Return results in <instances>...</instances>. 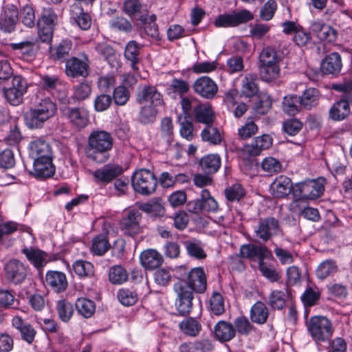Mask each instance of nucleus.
<instances>
[{
  "label": "nucleus",
  "instance_id": "1",
  "mask_svg": "<svg viewBox=\"0 0 352 352\" xmlns=\"http://www.w3.org/2000/svg\"><path fill=\"white\" fill-rule=\"evenodd\" d=\"M206 288V275L201 267L192 269L188 273L186 280H180L175 283V306L179 314L188 315L192 307L193 292L204 293Z\"/></svg>",
  "mask_w": 352,
  "mask_h": 352
},
{
  "label": "nucleus",
  "instance_id": "2",
  "mask_svg": "<svg viewBox=\"0 0 352 352\" xmlns=\"http://www.w3.org/2000/svg\"><path fill=\"white\" fill-rule=\"evenodd\" d=\"M113 147V138L105 131H94L88 137L85 148L87 158L97 163H103L109 157Z\"/></svg>",
  "mask_w": 352,
  "mask_h": 352
},
{
  "label": "nucleus",
  "instance_id": "3",
  "mask_svg": "<svg viewBox=\"0 0 352 352\" xmlns=\"http://www.w3.org/2000/svg\"><path fill=\"white\" fill-rule=\"evenodd\" d=\"M281 56L272 47L263 48L259 55V71L261 78L270 82L280 76Z\"/></svg>",
  "mask_w": 352,
  "mask_h": 352
},
{
  "label": "nucleus",
  "instance_id": "4",
  "mask_svg": "<svg viewBox=\"0 0 352 352\" xmlns=\"http://www.w3.org/2000/svg\"><path fill=\"white\" fill-rule=\"evenodd\" d=\"M57 107L54 102L49 98L40 100L25 114L27 125L30 128H40L43 124L54 116Z\"/></svg>",
  "mask_w": 352,
  "mask_h": 352
},
{
  "label": "nucleus",
  "instance_id": "5",
  "mask_svg": "<svg viewBox=\"0 0 352 352\" xmlns=\"http://www.w3.org/2000/svg\"><path fill=\"white\" fill-rule=\"evenodd\" d=\"M131 184L135 192L148 195L155 191L157 182L153 173L148 169L142 168L133 174Z\"/></svg>",
  "mask_w": 352,
  "mask_h": 352
},
{
  "label": "nucleus",
  "instance_id": "6",
  "mask_svg": "<svg viewBox=\"0 0 352 352\" xmlns=\"http://www.w3.org/2000/svg\"><path fill=\"white\" fill-rule=\"evenodd\" d=\"M308 331L316 342L329 339L333 332L331 321L324 316H314L307 323Z\"/></svg>",
  "mask_w": 352,
  "mask_h": 352
},
{
  "label": "nucleus",
  "instance_id": "7",
  "mask_svg": "<svg viewBox=\"0 0 352 352\" xmlns=\"http://www.w3.org/2000/svg\"><path fill=\"white\" fill-rule=\"evenodd\" d=\"M325 179L318 177L316 179L307 180L296 184L293 188V193L295 197L315 199L320 197L324 190Z\"/></svg>",
  "mask_w": 352,
  "mask_h": 352
},
{
  "label": "nucleus",
  "instance_id": "8",
  "mask_svg": "<svg viewBox=\"0 0 352 352\" xmlns=\"http://www.w3.org/2000/svg\"><path fill=\"white\" fill-rule=\"evenodd\" d=\"M253 18V14L250 11L243 9L219 15L214 24L217 28L236 27L251 21Z\"/></svg>",
  "mask_w": 352,
  "mask_h": 352
},
{
  "label": "nucleus",
  "instance_id": "9",
  "mask_svg": "<svg viewBox=\"0 0 352 352\" xmlns=\"http://www.w3.org/2000/svg\"><path fill=\"white\" fill-rule=\"evenodd\" d=\"M142 213L137 209H132L121 219L120 228L124 234L135 237L142 232L140 226Z\"/></svg>",
  "mask_w": 352,
  "mask_h": 352
},
{
  "label": "nucleus",
  "instance_id": "10",
  "mask_svg": "<svg viewBox=\"0 0 352 352\" xmlns=\"http://www.w3.org/2000/svg\"><path fill=\"white\" fill-rule=\"evenodd\" d=\"M186 208L188 211L195 214L201 211L216 212L218 204L210 195V192L204 189L201 190L200 198L188 201Z\"/></svg>",
  "mask_w": 352,
  "mask_h": 352
},
{
  "label": "nucleus",
  "instance_id": "11",
  "mask_svg": "<svg viewBox=\"0 0 352 352\" xmlns=\"http://www.w3.org/2000/svg\"><path fill=\"white\" fill-rule=\"evenodd\" d=\"M256 235L263 241H268L275 235L281 233L279 222L274 217H267L259 221L255 230Z\"/></svg>",
  "mask_w": 352,
  "mask_h": 352
},
{
  "label": "nucleus",
  "instance_id": "12",
  "mask_svg": "<svg viewBox=\"0 0 352 352\" xmlns=\"http://www.w3.org/2000/svg\"><path fill=\"white\" fill-rule=\"evenodd\" d=\"M192 88L197 94L206 99L213 98L218 91L217 83L212 79L206 76L195 80Z\"/></svg>",
  "mask_w": 352,
  "mask_h": 352
},
{
  "label": "nucleus",
  "instance_id": "13",
  "mask_svg": "<svg viewBox=\"0 0 352 352\" xmlns=\"http://www.w3.org/2000/svg\"><path fill=\"white\" fill-rule=\"evenodd\" d=\"M122 168L120 166L109 164L94 170L92 175L96 184H107L122 174Z\"/></svg>",
  "mask_w": 352,
  "mask_h": 352
},
{
  "label": "nucleus",
  "instance_id": "14",
  "mask_svg": "<svg viewBox=\"0 0 352 352\" xmlns=\"http://www.w3.org/2000/svg\"><path fill=\"white\" fill-rule=\"evenodd\" d=\"M240 256L249 259L258 258L261 260L270 259L272 257L271 252L265 246L258 243H244L240 248Z\"/></svg>",
  "mask_w": 352,
  "mask_h": 352
},
{
  "label": "nucleus",
  "instance_id": "15",
  "mask_svg": "<svg viewBox=\"0 0 352 352\" xmlns=\"http://www.w3.org/2000/svg\"><path fill=\"white\" fill-rule=\"evenodd\" d=\"M6 278L14 284L22 283L26 277V269L18 260H10L5 265Z\"/></svg>",
  "mask_w": 352,
  "mask_h": 352
},
{
  "label": "nucleus",
  "instance_id": "16",
  "mask_svg": "<svg viewBox=\"0 0 352 352\" xmlns=\"http://www.w3.org/2000/svg\"><path fill=\"white\" fill-rule=\"evenodd\" d=\"M30 173L38 179L52 177L55 173V167L52 164V156L47 158L34 160L33 170Z\"/></svg>",
  "mask_w": 352,
  "mask_h": 352
},
{
  "label": "nucleus",
  "instance_id": "17",
  "mask_svg": "<svg viewBox=\"0 0 352 352\" xmlns=\"http://www.w3.org/2000/svg\"><path fill=\"white\" fill-rule=\"evenodd\" d=\"M65 72L68 76L73 78L87 76L89 74L87 59L86 58L80 59L76 57L68 59L65 63Z\"/></svg>",
  "mask_w": 352,
  "mask_h": 352
},
{
  "label": "nucleus",
  "instance_id": "18",
  "mask_svg": "<svg viewBox=\"0 0 352 352\" xmlns=\"http://www.w3.org/2000/svg\"><path fill=\"white\" fill-rule=\"evenodd\" d=\"M10 47L13 50L18 51L23 59L26 61L33 60L39 50L37 41H23L19 43H11Z\"/></svg>",
  "mask_w": 352,
  "mask_h": 352
},
{
  "label": "nucleus",
  "instance_id": "19",
  "mask_svg": "<svg viewBox=\"0 0 352 352\" xmlns=\"http://www.w3.org/2000/svg\"><path fill=\"white\" fill-rule=\"evenodd\" d=\"M19 18V12L16 6H6L0 15V29L6 32H11L15 29Z\"/></svg>",
  "mask_w": 352,
  "mask_h": 352
},
{
  "label": "nucleus",
  "instance_id": "20",
  "mask_svg": "<svg viewBox=\"0 0 352 352\" xmlns=\"http://www.w3.org/2000/svg\"><path fill=\"white\" fill-rule=\"evenodd\" d=\"M29 155L33 160L47 158L52 156L49 143L42 138H36L29 144Z\"/></svg>",
  "mask_w": 352,
  "mask_h": 352
},
{
  "label": "nucleus",
  "instance_id": "21",
  "mask_svg": "<svg viewBox=\"0 0 352 352\" xmlns=\"http://www.w3.org/2000/svg\"><path fill=\"white\" fill-rule=\"evenodd\" d=\"M138 101L140 104H163L162 96L154 86H144L138 95Z\"/></svg>",
  "mask_w": 352,
  "mask_h": 352
},
{
  "label": "nucleus",
  "instance_id": "22",
  "mask_svg": "<svg viewBox=\"0 0 352 352\" xmlns=\"http://www.w3.org/2000/svg\"><path fill=\"white\" fill-rule=\"evenodd\" d=\"M292 189L291 179L284 175L275 179L270 186L272 195L276 198H283L289 195Z\"/></svg>",
  "mask_w": 352,
  "mask_h": 352
},
{
  "label": "nucleus",
  "instance_id": "23",
  "mask_svg": "<svg viewBox=\"0 0 352 352\" xmlns=\"http://www.w3.org/2000/svg\"><path fill=\"white\" fill-rule=\"evenodd\" d=\"M45 283L56 292H62L67 287L65 274L58 271H49L45 276Z\"/></svg>",
  "mask_w": 352,
  "mask_h": 352
},
{
  "label": "nucleus",
  "instance_id": "24",
  "mask_svg": "<svg viewBox=\"0 0 352 352\" xmlns=\"http://www.w3.org/2000/svg\"><path fill=\"white\" fill-rule=\"evenodd\" d=\"M140 261L146 270H153L162 265L163 258L155 250L148 249L140 254Z\"/></svg>",
  "mask_w": 352,
  "mask_h": 352
},
{
  "label": "nucleus",
  "instance_id": "25",
  "mask_svg": "<svg viewBox=\"0 0 352 352\" xmlns=\"http://www.w3.org/2000/svg\"><path fill=\"white\" fill-rule=\"evenodd\" d=\"M70 15L71 19L81 30H87L90 28L91 17L87 13L84 12L78 3H75L71 6Z\"/></svg>",
  "mask_w": 352,
  "mask_h": 352
},
{
  "label": "nucleus",
  "instance_id": "26",
  "mask_svg": "<svg viewBox=\"0 0 352 352\" xmlns=\"http://www.w3.org/2000/svg\"><path fill=\"white\" fill-rule=\"evenodd\" d=\"M342 66L340 54L333 52L324 58L321 63V69L324 74H334L340 72Z\"/></svg>",
  "mask_w": 352,
  "mask_h": 352
},
{
  "label": "nucleus",
  "instance_id": "27",
  "mask_svg": "<svg viewBox=\"0 0 352 352\" xmlns=\"http://www.w3.org/2000/svg\"><path fill=\"white\" fill-rule=\"evenodd\" d=\"M214 333L218 340L226 342L235 336L236 330L230 322L221 320L214 326Z\"/></svg>",
  "mask_w": 352,
  "mask_h": 352
},
{
  "label": "nucleus",
  "instance_id": "28",
  "mask_svg": "<svg viewBox=\"0 0 352 352\" xmlns=\"http://www.w3.org/2000/svg\"><path fill=\"white\" fill-rule=\"evenodd\" d=\"M195 118L201 123L209 124L212 122L214 113L208 102L198 103L194 107Z\"/></svg>",
  "mask_w": 352,
  "mask_h": 352
},
{
  "label": "nucleus",
  "instance_id": "29",
  "mask_svg": "<svg viewBox=\"0 0 352 352\" xmlns=\"http://www.w3.org/2000/svg\"><path fill=\"white\" fill-rule=\"evenodd\" d=\"M199 165L207 175L214 173L221 166V157L217 154L206 155L199 160Z\"/></svg>",
  "mask_w": 352,
  "mask_h": 352
},
{
  "label": "nucleus",
  "instance_id": "30",
  "mask_svg": "<svg viewBox=\"0 0 352 352\" xmlns=\"http://www.w3.org/2000/svg\"><path fill=\"white\" fill-rule=\"evenodd\" d=\"M22 252L38 269L42 268L47 263L45 253L37 248H25L22 250Z\"/></svg>",
  "mask_w": 352,
  "mask_h": 352
},
{
  "label": "nucleus",
  "instance_id": "31",
  "mask_svg": "<svg viewBox=\"0 0 352 352\" xmlns=\"http://www.w3.org/2000/svg\"><path fill=\"white\" fill-rule=\"evenodd\" d=\"M350 107L347 100H341L335 102L329 110V117L336 121L345 119L350 114Z\"/></svg>",
  "mask_w": 352,
  "mask_h": 352
},
{
  "label": "nucleus",
  "instance_id": "32",
  "mask_svg": "<svg viewBox=\"0 0 352 352\" xmlns=\"http://www.w3.org/2000/svg\"><path fill=\"white\" fill-rule=\"evenodd\" d=\"M268 316V308L261 301H257L251 308L250 318L253 322L264 324L266 322Z\"/></svg>",
  "mask_w": 352,
  "mask_h": 352
},
{
  "label": "nucleus",
  "instance_id": "33",
  "mask_svg": "<svg viewBox=\"0 0 352 352\" xmlns=\"http://www.w3.org/2000/svg\"><path fill=\"white\" fill-rule=\"evenodd\" d=\"M258 91L256 76L251 74L245 75L241 82V95L247 98H250L255 96Z\"/></svg>",
  "mask_w": 352,
  "mask_h": 352
},
{
  "label": "nucleus",
  "instance_id": "34",
  "mask_svg": "<svg viewBox=\"0 0 352 352\" xmlns=\"http://www.w3.org/2000/svg\"><path fill=\"white\" fill-rule=\"evenodd\" d=\"M72 268L80 278H91L94 276V266L89 261L77 260L73 263Z\"/></svg>",
  "mask_w": 352,
  "mask_h": 352
},
{
  "label": "nucleus",
  "instance_id": "35",
  "mask_svg": "<svg viewBox=\"0 0 352 352\" xmlns=\"http://www.w3.org/2000/svg\"><path fill=\"white\" fill-rule=\"evenodd\" d=\"M141 46L135 41H129L124 50L125 58L131 61V67L133 70H138L137 63L139 62L140 50Z\"/></svg>",
  "mask_w": 352,
  "mask_h": 352
},
{
  "label": "nucleus",
  "instance_id": "36",
  "mask_svg": "<svg viewBox=\"0 0 352 352\" xmlns=\"http://www.w3.org/2000/svg\"><path fill=\"white\" fill-rule=\"evenodd\" d=\"M68 118L70 122L79 128L85 127L88 123L87 112L79 108L69 110Z\"/></svg>",
  "mask_w": 352,
  "mask_h": 352
},
{
  "label": "nucleus",
  "instance_id": "37",
  "mask_svg": "<svg viewBox=\"0 0 352 352\" xmlns=\"http://www.w3.org/2000/svg\"><path fill=\"white\" fill-rule=\"evenodd\" d=\"M300 98L302 107L309 109L317 105L319 98L318 91L315 88H308Z\"/></svg>",
  "mask_w": 352,
  "mask_h": 352
},
{
  "label": "nucleus",
  "instance_id": "38",
  "mask_svg": "<svg viewBox=\"0 0 352 352\" xmlns=\"http://www.w3.org/2000/svg\"><path fill=\"white\" fill-rule=\"evenodd\" d=\"M179 328L186 335L195 337L200 332L201 329V325L195 318H188L180 322Z\"/></svg>",
  "mask_w": 352,
  "mask_h": 352
},
{
  "label": "nucleus",
  "instance_id": "39",
  "mask_svg": "<svg viewBox=\"0 0 352 352\" xmlns=\"http://www.w3.org/2000/svg\"><path fill=\"white\" fill-rule=\"evenodd\" d=\"M75 305L78 314L85 318H90L95 312L96 306L94 302L87 298H78Z\"/></svg>",
  "mask_w": 352,
  "mask_h": 352
},
{
  "label": "nucleus",
  "instance_id": "40",
  "mask_svg": "<svg viewBox=\"0 0 352 352\" xmlns=\"http://www.w3.org/2000/svg\"><path fill=\"white\" fill-rule=\"evenodd\" d=\"M56 309L59 318L64 322H68L74 314L72 304L65 300L57 301Z\"/></svg>",
  "mask_w": 352,
  "mask_h": 352
},
{
  "label": "nucleus",
  "instance_id": "41",
  "mask_svg": "<svg viewBox=\"0 0 352 352\" xmlns=\"http://www.w3.org/2000/svg\"><path fill=\"white\" fill-rule=\"evenodd\" d=\"M300 107V98L296 95H289L283 99V109L288 115L294 116Z\"/></svg>",
  "mask_w": 352,
  "mask_h": 352
},
{
  "label": "nucleus",
  "instance_id": "42",
  "mask_svg": "<svg viewBox=\"0 0 352 352\" xmlns=\"http://www.w3.org/2000/svg\"><path fill=\"white\" fill-rule=\"evenodd\" d=\"M338 270L336 262L332 260H327L318 267L316 270L317 276L322 280L334 274Z\"/></svg>",
  "mask_w": 352,
  "mask_h": 352
},
{
  "label": "nucleus",
  "instance_id": "43",
  "mask_svg": "<svg viewBox=\"0 0 352 352\" xmlns=\"http://www.w3.org/2000/svg\"><path fill=\"white\" fill-rule=\"evenodd\" d=\"M109 278L113 284H122L127 280L128 274L124 267L117 265L110 269Z\"/></svg>",
  "mask_w": 352,
  "mask_h": 352
},
{
  "label": "nucleus",
  "instance_id": "44",
  "mask_svg": "<svg viewBox=\"0 0 352 352\" xmlns=\"http://www.w3.org/2000/svg\"><path fill=\"white\" fill-rule=\"evenodd\" d=\"M142 107L140 113V118L141 122L144 123L152 122L158 113L157 107L152 104H142Z\"/></svg>",
  "mask_w": 352,
  "mask_h": 352
},
{
  "label": "nucleus",
  "instance_id": "45",
  "mask_svg": "<svg viewBox=\"0 0 352 352\" xmlns=\"http://www.w3.org/2000/svg\"><path fill=\"white\" fill-rule=\"evenodd\" d=\"M109 23L110 28L115 31L128 33L132 30L131 23L122 16L113 17L109 21Z\"/></svg>",
  "mask_w": 352,
  "mask_h": 352
},
{
  "label": "nucleus",
  "instance_id": "46",
  "mask_svg": "<svg viewBox=\"0 0 352 352\" xmlns=\"http://www.w3.org/2000/svg\"><path fill=\"white\" fill-rule=\"evenodd\" d=\"M140 209L153 217H162L165 213L164 206L158 201L143 204Z\"/></svg>",
  "mask_w": 352,
  "mask_h": 352
},
{
  "label": "nucleus",
  "instance_id": "47",
  "mask_svg": "<svg viewBox=\"0 0 352 352\" xmlns=\"http://www.w3.org/2000/svg\"><path fill=\"white\" fill-rule=\"evenodd\" d=\"M226 197L230 201H239L245 196V192L240 184L228 186L225 191Z\"/></svg>",
  "mask_w": 352,
  "mask_h": 352
},
{
  "label": "nucleus",
  "instance_id": "48",
  "mask_svg": "<svg viewBox=\"0 0 352 352\" xmlns=\"http://www.w3.org/2000/svg\"><path fill=\"white\" fill-rule=\"evenodd\" d=\"M160 133L167 144L169 145L173 140V126L170 118L166 117L162 120Z\"/></svg>",
  "mask_w": 352,
  "mask_h": 352
},
{
  "label": "nucleus",
  "instance_id": "49",
  "mask_svg": "<svg viewBox=\"0 0 352 352\" xmlns=\"http://www.w3.org/2000/svg\"><path fill=\"white\" fill-rule=\"evenodd\" d=\"M261 168L268 175L278 173L281 170L280 162L272 157H265L261 163Z\"/></svg>",
  "mask_w": 352,
  "mask_h": 352
},
{
  "label": "nucleus",
  "instance_id": "50",
  "mask_svg": "<svg viewBox=\"0 0 352 352\" xmlns=\"http://www.w3.org/2000/svg\"><path fill=\"white\" fill-rule=\"evenodd\" d=\"M117 296L119 301L125 306H131L138 300L137 294L129 289H120Z\"/></svg>",
  "mask_w": 352,
  "mask_h": 352
},
{
  "label": "nucleus",
  "instance_id": "51",
  "mask_svg": "<svg viewBox=\"0 0 352 352\" xmlns=\"http://www.w3.org/2000/svg\"><path fill=\"white\" fill-rule=\"evenodd\" d=\"M201 138L204 141H207L213 144H217L221 141V136L219 131L209 125L201 131Z\"/></svg>",
  "mask_w": 352,
  "mask_h": 352
},
{
  "label": "nucleus",
  "instance_id": "52",
  "mask_svg": "<svg viewBox=\"0 0 352 352\" xmlns=\"http://www.w3.org/2000/svg\"><path fill=\"white\" fill-rule=\"evenodd\" d=\"M285 293L282 291H272L269 296V305L274 309H282L285 305Z\"/></svg>",
  "mask_w": 352,
  "mask_h": 352
},
{
  "label": "nucleus",
  "instance_id": "53",
  "mask_svg": "<svg viewBox=\"0 0 352 352\" xmlns=\"http://www.w3.org/2000/svg\"><path fill=\"white\" fill-rule=\"evenodd\" d=\"M320 297V292L318 289L307 288L301 296L305 306L311 307L317 303Z\"/></svg>",
  "mask_w": 352,
  "mask_h": 352
},
{
  "label": "nucleus",
  "instance_id": "54",
  "mask_svg": "<svg viewBox=\"0 0 352 352\" xmlns=\"http://www.w3.org/2000/svg\"><path fill=\"white\" fill-rule=\"evenodd\" d=\"M72 43L70 41H63L52 51V56L56 60H63L71 50Z\"/></svg>",
  "mask_w": 352,
  "mask_h": 352
},
{
  "label": "nucleus",
  "instance_id": "55",
  "mask_svg": "<svg viewBox=\"0 0 352 352\" xmlns=\"http://www.w3.org/2000/svg\"><path fill=\"white\" fill-rule=\"evenodd\" d=\"M211 311L217 316L221 315L225 311L223 296L219 293H214L210 300Z\"/></svg>",
  "mask_w": 352,
  "mask_h": 352
},
{
  "label": "nucleus",
  "instance_id": "56",
  "mask_svg": "<svg viewBox=\"0 0 352 352\" xmlns=\"http://www.w3.org/2000/svg\"><path fill=\"white\" fill-rule=\"evenodd\" d=\"M235 330L242 335H248L252 330L253 326L249 320L245 316H239L234 321Z\"/></svg>",
  "mask_w": 352,
  "mask_h": 352
},
{
  "label": "nucleus",
  "instance_id": "57",
  "mask_svg": "<svg viewBox=\"0 0 352 352\" xmlns=\"http://www.w3.org/2000/svg\"><path fill=\"white\" fill-rule=\"evenodd\" d=\"M170 270L167 268H160L154 273L155 282L160 285L165 287L171 281Z\"/></svg>",
  "mask_w": 352,
  "mask_h": 352
},
{
  "label": "nucleus",
  "instance_id": "58",
  "mask_svg": "<svg viewBox=\"0 0 352 352\" xmlns=\"http://www.w3.org/2000/svg\"><path fill=\"white\" fill-rule=\"evenodd\" d=\"M277 9V4L274 0H268L260 10V17L262 20L269 21L272 19Z\"/></svg>",
  "mask_w": 352,
  "mask_h": 352
},
{
  "label": "nucleus",
  "instance_id": "59",
  "mask_svg": "<svg viewBox=\"0 0 352 352\" xmlns=\"http://www.w3.org/2000/svg\"><path fill=\"white\" fill-rule=\"evenodd\" d=\"M112 102L110 95L101 94L97 96L94 100V108L96 111L102 112L109 109Z\"/></svg>",
  "mask_w": 352,
  "mask_h": 352
},
{
  "label": "nucleus",
  "instance_id": "60",
  "mask_svg": "<svg viewBox=\"0 0 352 352\" xmlns=\"http://www.w3.org/2000/svg\"><path fill=\"white\" fill-rule=\"evenodd\" d=\"M261 151L256 147L254 143L244 145L240 151V157L244 161H249L253 164V161L250 160L251 157L260 155Z\"/></svg>",
  "mask_w": 352,
  "mask_h": 352
},
{
  "label": "nucleus",
  "instance_id": "61",
  "mask_svg": "<svg viewBox=\"0 0 352 352\" xmlns=\"http://www.w3.org/2000/svg\"><path fill=\"white\" fill-rule=\"evenodd\" d=\"M257 131V125L252 121H248L238 129V134L242 140H247L256 134Z\"/></svg>",
  "mask_w": 352,
  "mask_h": 352
},
{
  "label": "nucleus",
  "instance_id": "62",
  "mask_svg": "<svg viewBox=\"0 0 352 352\" xmlns=\"http://www.w3.org/2000/svg\"><path fill=\"white\" fill-rule=\"evenodd\" d=\"M56 19V14L51 8H44L42 10L41 16L37 23L40 25H45L54 26V21Z\"/></svg>",
  "mask_w": 352,
  "mask_h": 352
},
{
  "label": "nucleus",
  "instance_id": "63",
  "mask_svg": "<svg viewBox=\"0 0 352 352\" xmlns=\"http://www.w3.org/2000/svg\"><path fill=\"white\" fill-rule=\"evenodd\" d=\"M113 96L116 104L123 106L129 99V92L124 86H118L114 89Z\"/></svg>",
  "mask_w": 352,
  "mask_h": 352
},
{
  "label": "nucleus",
  "instance_id": "64",
  "mask_svg": "<svg viewBox=\"0 0 352 352\" xmlns=\"http://www.w3.org/2000/svg\"><path fill=\"white\" fill-rule=\"evenodd\" d=\"M20 17L22 23L28 28L34 25L35 14L33 8L26 6L23 8L20 13Z\"/></svg>",
  "mask_w": 352,
  "mask_h": 352
}]
</instances>
